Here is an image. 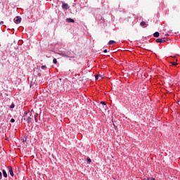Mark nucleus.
Listing matches in <instances>:
<instances>
[{
	"instance_id": "obj_8",
	"label": "nucleus",
	"mask_w": 180,
	"mask_h": 180,
	"mask_svg": "<svg viewBox=\"0 0 180 180\" xmlns=\"http://www.w3.org/2000/svg\"><path fill=\"white\" fill-rule=\"evenodd\" d=\"M3 175L4 178H8V174H6V171L3 170Z\"/></svg>"
},
{
	"instance_id": "obj_17",
	"label": "nucleus",
	"mask_w": 180,
	"mask_h": 180,
	"mask_svg": "<svg viewBox=\"0 0 180 180\" xmlns=\"http://www.w3.org/2000/svg\"><path fill=\"white\" fill-rule=\"evenodd\" d=\"M87 162H88V164H89L90 162H91V160L90 158H87Z\"/></svg>"
},
{
	"instance_id": "obj_20",
	"label": "nucleus",
	"mask_w": 180,
	"mask_h": 180,
	"mask_svg": "<svg viewBox=\"0 0 180 180\" xmlns=\"http://www.w3.org/2000/svg\"><path fill=\"white\" fill-rule=\"evenodd\" d=\"M98 78H99V75H96L95 77L96 81H97V79H98Z\"/></svg>"
},
{
	"instance_id": "obj_10",
	"label": "nucleus",
	"mask_w": 180,
	"mask_h": 180,
	"mask_svg": "<svg viewBox=\"0 0 180 180\" xmlns=\"http://www.w3.org/2000/svg\"><path fill=\"white\" fill-rule=\"evenodd\" d=\"M115 43H116V41H113V40H110L108 42V44L111 45V44H115Z\"/></svg>"
},
{
	"instance_id": "obj_11",
	"label": "nucleus",
	"mask_w": 180,
	"mask_h": 180,
	"mask_svg": "<svg viewBox=\"0 0 180 180\" xmlns=\"http://www.w3.org/2000/svg\"><path fill=\"white\" fill-rule=\"evenodd\" d=\"M140 25H141V26H146V22L142 21V22H141Z\"/></svg>"
},
{
	"instance_id": "obj_1",
	"label": "nucleus",
	"mask_w": 180,
	"mask_h": 180,
	"mask_svg": "<svg viewBox=\"0 0 180 180\" xmlns=\"http://www.w3.org/2000/svg\"><path fill=\"white\" fill-rule=\"evenodd\" d=\"M33 117H34V111L33 110L29 112V115H27V112H25V115L23 116V120H25L27 123H32V120H33Z\"/></svg>"
},
{
	"instance_id": "obj_12",
	"label": "nucleus",
	"mask_w": 180,
	"mask_h": 180,
	"mask_svg": "<svg viewBox=\"0 0 180 180\" xmlns=\"http://www.w3.org/2000/svg\"><path fill=\"white\" fill-rule=\"evenodd\" d=\"M62 56H63V57H65L66 58H70V56H68L66 55V54H62Z\"/></svg>"
},
{
	"instance_id": "obj_24",
	"label": "nucleus",
	"mask_w": 180,
	"mask_h": 180,
	"mask_svg": "<svg viewBox=\"0 0 180 180\" xmlns=\"http://www.w3.org/2000/svg\"><path fill=\"white\" fill-rule=\"evenodd\" d=\"M99 75V77H101V79L103 78V77H102V75Z\"/></svg>"
},
{
	"instance_id": "obj_13",
	"label": "nucleus",
	"mask_w": 180,
	"mask_h": 180,
	"mask_svg": "<svg viewBox=\"0 0 180 180\" xmlns=\"http://www.w3.org/2000/svg\"><path fill=\"white\" fill-rule=\"evenodd\" d=\"M13 108H15V104H14V103H12V104L10 105V108H11V109H13Z\"/></svg>"
},
{
	"instance_id": "obj_7",
	"label": "nucleus",
	"mask_w": 180,
	"mask_h": 180,
	"mask_svg": "<svg viewBox=\"0 0 180 180\" xmlns=\"http://www.w3.org/2000/svg\"><path fill=\"white\" fill-rule=\"evenodd\" d=\"M154 37H160V32H156L153 34Z\"/></svg>"
},
{
	"instance_id": "obj_19",
	"label": "nucleus",
	"mask_w": 180,
	"mask_h": 180,
	"mask_svg": "<svg viewBox=\"0 0 180 180\" xmlns=\"http://www.w3.org/2000/svg\"><path fill=\"white\" fill-rule=\"evenodd\" d=\"M41 70H44V69L46 68V65H42V66L41 67Z\"/></svg>"
},
{
	"instance_id": "obj_5",
	"label": "nucleus",
	"mask_w": 180,
	"mask_h": 180,
	"mask_svg": "<svg viewBox=\"0 0 180 180\" xmlns=\"http://www.w3.org/2000/svg\"><path fill=\"white\" fill-rule=\"evenodd\" d=\"M66 22L68 23H74V22H75V20H74V19H72V18H67Z\"/></svg>"
},
{
	"instance_id": "obj_25",
	"label": "nucleus",
	"mask_w": 180,
	"mask_h": 180,
	"mask_svg": "<svg viewBox=\"0 0 180 180\" xmlns=\"http://www.w3.org/2000/svg\"><path fill=\"white\" fill-rule=\"evenodd\" d=\"M151 180H155V179H151Z\"/></svg>"
},
{
	"instance_id": "obj_16",
	"label": "nucleus",
	"mask_w": 180,
	"mask_h": 180,
	"mask_svg": "<svg viewBox=\"0 0 180 180\" xmlns=\"http://www.w3.org/2000/svg\"><path fill=\"white\" fill-rule=\"evenodd\" d=\"M101 105H106V103H105V102H104V101H101Z\"/></svg>"
},
{
	"instance_id": "obj_3",
	"label": "nucleus",
	"mask_w": 180,
	"mask_h": 180,
	"mask_svg": "<svg viewBox=\"0 0 180 180\" xmlns=\"http://www.w3.org/2000/svg\"><path fill=\"white\" fill-rule=\"evenodd\" d=\"M167 40H165V38H159L156 39V43H165Z\"/></svg>"
},
{
	"instance_id": "obj_22",
	"label": "nucleus",
	"mask_w": 180,
	"mask_h": 180,
	"mask_svg": "<svg viewBox=\"0 0 180 180\" xmlns=\"http://www.w3.org/2000/svg\"><path fill=\"white\" fill-rule=\"evenodd\" d=\"M0 25H4V21L0 22Z\"/></svg>"
},
{
	"instance_id": "obj_14",
	"label": "nucleus",
	"mask_w": 180,
	"mask_h": 180,
	"mask_svg": "<svg viewBox=\"0 0 180 180\" xmlns=\"http://www.w3.org/2000/svg\"><path fill=\"white\" fill-rule=\"evenodd\" d=\"M172 65H174V66L178 65V63L176 62H173V63H172Z\"/></svg>"
},
{
	"instance_id": "obj_21",
	"label": "nucleus",
	"mask_w": 180,
	"mask_h": 180,
	"mask_svg": "<svg viewBox=\"0 0 180 180\" xmlns=\"http://www.w3.org/2000/svg\"><path fill=\"white\" fill-rule=\"evenodd\" d=\"M2 179V172H0V180Z\"/></svg>"
},
{
	"instance_id": "obj_23",
	"label": "nucleus",
	"mask_w": 180,
	"mask_h": 180,
	"mask_svg": "<svg viewBox=\"0 0 180 180\" xmlns=\"http://www.w3.org/2000/svg\"><path fill=\"white\" fill-rule=\"evenodd\" d=\"M104 53H108V50L107 49L104 50Z\"/></svg>"
},
{
	"instance_id": "obj_26",
	"label": "nucleus",
	"mask_w": 180,
	"mask_h": 180,
	"mask_svg": "<svg viewBox=\"0 0 180 180\" xmlns=\"http://www.w3.org/2000/svg\"><path fill=\"white\" fill-rule=\"evenodd\" d=\"M166 36H168V34H166Z\"/></svg>"
},
{
	"instance_id": "obj_15",
	"label": "nucleus",
	"mask_w": 180,
	"mask_h": 180,
	"mask_svg": "<svg viewBox=\"0 0 180 180\" xmlns=\"http://www.w3.org/2000/svg\"><path fill=\"white\" fill-rule=\"evenodd\" d=\"M53 64H56L57 63V59L54 58L53 60Z\"/></svg>"
},
{
	"instance_id": "obj_2",
	"label": "nucleus",
	"mask_w": 180,
	"mask_h": 180,
	"mask_svg": "<svg viewBox=\"0 0 180 180\" xmlns=\"http://www.w3.org/2000/svg\"><path fill=\"white\" fill-rule=\"evenodd\" d=\"M14 22L15 23H16L17 25L20 23V22H22V18L17 16L14 18Z\"/></svg>"
},
{
	"instance_id": "obj_9",
	"label": "nucleus",
	"mask_w": 180,
	"mask_h": 180,
	"mask_svg": "<svg viewBox=\"0 0 180 180\" xmlns=\"http://www.w3.org/2000/svg\"><path fill=\"white\" fill-rule=\"evenodd\" d=\"M37 116H38V115L36 114L35 112H34V120L36 122H37Z\"/></svg>"
},
{
	"instance_id": "obj_6",
	"label": "nucleus",
	"mask_w": 180,
	"mask_h": 180,
	"mask_svg": "<svg viewBox=\"0 0 180 180\" xmlns=\"http://www.w3.org/2000/svg\"><path fill=\"white\" fill-rule=\"evenodd\" d=\"M8 172L11 176H13V170L12 169V167H8Z\"/></svg>"
},
{
	"instance_id": "obj_18",
	"label": "nucleus",
	"mask_w": 180,
	"mask_h": 180,
	"mask_svg": "<svg viewBox=\"0 0 180 180\" xmlns=\"http://www.w3.org/2000/svg\"><path fill=\"white\" fill-rule=\"evenodd\" d=\"M11 123H15V119L12 118V119L11 120Z\"/></svg>"
},
{
	"instance_id": "obj_4",
	"label": "nucleus",
	"mask_w": 180,
	"mask_h": 180,
	"mask_svg": "<svg viewBox=\"0 0 180 180\" xmlns=\"http://www.w3.org/2000/svg\"><path fill=\"white\" fill-rule=\"evenodd\" d=\"M62 8L63 9H65V11H67V9H70V6H68V4L63 3L62 4Z\"/></svg>"
}]
</instances>
